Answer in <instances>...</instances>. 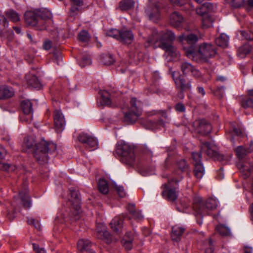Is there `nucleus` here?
<instances>
[{
	"label": "nucleus",
	"instance_id": "nucleus-1",
	"mask_svg": "<svg viewBox=\"0 0 253 253\" xmlns=\"http://www.w3.org/2000/svg\"><path fill=\"white\" fill-rule=\"evenodd\" d=\"M23 147L28 152H31L36 161L41 165L48 163V154L55 152L57 145L52 142L45 140L37 143L34 136H27L23 140Z\"/></svg>",
	"mask_w": 253,
	"mask_h": 253
},
{
	"label": "nucleus",
	"instance_id": "nucleus-2",
	"mask_svg": "<svg viewBox=\"0 0 253 253\" xmlns=\"http://www.w3.org/2000/svg\"><path fill=\"white\" fill-rule=\"evenodd\" d=\"M52 17L51 12L46 9L26 11L24 14L26 24L39 31L46 29V21Z\"/></svg>",
	"mask_w": 253,
	"mask_h": 253
},
{
	"label": "nucleus",
	"instance_id": "nucleus-3",
	"mask_svg": "<svg viewBox=\"0 0 253 253\" xmlns=\"http://www.w3.org/2000/svg\"><path fill=\"white\" fill-rule=\"evenodd\" d=\"M115 152L120 162L129 167L135 163L134 148L124 141H119L115 146Z\"/></svg>",
	"mask_w": 253,
	"mask_h": 253
},
{
	"label": "nucleus",
	"instance_id": "nucleus-4",
	"mask_svg": "<svg viewBox=\"0 0 253 253\" xmlns=\"http://www.w3.org/2000/svg\"><path fill=\"white\" fill-rule=\"evenodd\" d=\"M178 40L182 44L185 55L193 61H197L196 55L198 53V36L194 34H182L178 37Z\"/></svg>",
	"mask_w": 253,
	"mask_h": 253
},
{
	"label": "nucleus",
	"instance_id": "nucleus-5",
	"mask_svg": "<svg viewBox=\"0 0 253 253\" xmlns=\"http://www.w3.org/2000/svg\"><path fill=\"white\" fill-rule=\"evenodd\" d=\"M183 177L181 173H178L176 177H173L168 180L167 183L162 184L161 188L162 197L168 201L174 202L178 197V183Z\"/></svg>",
	"mask_w": 253,
	"mask_h": 253
},
{
	"label": "nucleus",
	"instance_id": "nucleus-6",
	"mask_svg": "<svg viewBox=\"0 0 253 253\" xmlns=\"http://www.w3.org/2000/svg\"><path fill=\"white\" fill-rule=\"evenodd\" d=\"M217 201L213 198H208L204 203L201 199H195L193 204V208L196 216L203 218L205 215H209L210 211L216 209Z\"/></svg>",
	"mask_w": 253,
	"mask_h": 253
},
{
	"label": "nucleus",
	"instance_id": "nucleus-7",
	"mask_svg": "<svg viewBox=\"0 0 253 253\" xmlns=\"http://www.w3.org/2000/svg\"><path fill=\"white\" fill-rule=\"evenodd\" d=\"M202 152L215 161L223 162L224 160V156L219 154L218 152L213 150L211 148V144L209 142H201V151L199 152H192V157L194 163H202Z\"/></svg>",
	"mask_w": 253,
	"mask_h": 253
},
{
	"label": "nucleus",
	"instance_id": "nucleus-8",
	"mask_svg": "<svg viewBox=\"0 0 253 253\" xmlns=\"http://www.w3.org/2000/svg\"><path fill=\"white\" fill-rule=\"evenodd\" d=\"M173 80L175 85V88L178 90L177 93V97L180 99H183L184 98V92L186 91H191L192 90L191 81L185 79L184 76L177 73L175 75L173 73L172 74Z\"/></svg>",
	"mask_w": 253,
	"mask_h": 253
},
{
	"label": "nucleus",
	"instance_id": "nucleus-9",
	"mask_svg": "<svg viewBox=\"0 0 253 253\" xmlns=\"http://www.w3.org/2000/svg\"><path fill=\"white\" fill-rule=\"evenodd\" d=\"M175 40V35L174 33L170 31L167 30L165 31H162L160 33L154 32L148 37L147 42L149 44L156 45L158 42H160V45L162 42L166 43H172Z\"/></svg>",
	"mask_w": 253,
	"mask_h": 253
},
{
	"label": "nucleus",
	"instance_id": "nucleus-10",
	"mask_svg": "<svg viewBox=\"0 0 253 253\" xmlns=\"http://www.w3.org/2000/svg\"><path fill=\"white\" fill-rule=\"evenodd\" d=\"M217 52V48L213 45L204 42L199 46L196 55L197 61H195L197 63L202 61L207 62L210 58L214 57Z\"/></svg>",
	"mask_w": 253,
	"mask_h": 253
},
{
	"label": "nucleus",
	"instance_id": "nucleus-11",
	"mask_svg": "<svg viewBox=\"0 0 253 253\" xmlns=\"http://www.w3.org/2000/svg\"><path fill=\"white\" fill-rule=\"evenodd\" d=\"M139 124L145 128L152 131L159 129L165 125V123L162 118L154 120L143 118L139 120Z\"/></svg>",
	"mask_w": 253,
	"mask_h": 253
},
{
	"label": "nucleus",
	"instance_id": "nucleus-12",
	"mask_svg": "<svg viewBox=\"0 0 253 253\" xmlns=\"http://www.w3.org/2000/svg\"><path fill=\"white\" fill-rule=\"evenodd\" d=\"M77 139L80 143L85 145L86 148L94 150L97 148L98 140L92 135L82 132L78 134Z\"/></svg>",
	"mask_w": 253,
	"mask_h": 253
},
{
	"label": "nucleus",
	"instance_id": "nucleus-13",
	"mask_svg": "<svg viewBox=\"0 0 253 253\" xmlns=\"http://www.w3.org/2000/svg\"><path fill=\"white\" fill-rule=\"evenodd\" d=\"M96 236L98 239L103 241L107 244L116 242V239L107 230L105 225L98 224L96 227Z\"/></svg>",
	"mask_w": 253,
	"mask_h": 253
},
{
	"label": "nucleus",
	"instance_id": "nucleus-14",
	"mask_svg": "<svg viewBox=\"0 0 253 253\" xmlns=\"http://www.w3.org/2000/svg\"><path fill=\"white\" fill-rule=\"evenodd\" d=\"M71 198L69 201L72 205L71 209L74 210V219H78L79 216V211L81 209V199L80 197V193L78 191L75 189H70Z\"/></svg>",
	"mask_w": 253,
	"mask_h": 253
},
{
	"label": "nucleus",
	"instance_id": "nucleus-15",
	"mask_svg": "<svg viewBox=\"0 0 253 253\" xmlns=\"http://www.w3.org/2000/svg\"><path fill=\"white\" fill-rule=\"evenodd\" d=\"M54 126L57 132L62 131L66 125V121L64 115L60 110L56 109L53 112Z\"/></svg>",
	"mask_w": 253,
	"mask_h": 253
},
{
	"label": "nucleus",
	"instance_id": "nucleus-16",
	"mask_svg": "<svg viewBox=\"0 0 253 253\" xmlns=\"http://www.w3.org/2000/svg\"><path fill=\"white\" fill-rule=\"evenodd\" d=\"M70 7L68 15L75 19L82 12V8L84 4L83 0H69Z\"/></svg>",
	"mask_w": 253,
	"mask_h": 253
},
{
	"label": "nucleus",
	"instance_id": "nucleus-17",
	"mask_svg": "<svg viewBox=\"0 0 253 253\" xmlns=\"http://www.w3.org/2000/svg\"><path fill=\"white\" fill-rule=\"evenodd\" d=\"M180 69L183 73L182 75L183 76L191 75L196 79H198L201 77V73L200 71L191 64L187 62L181 63Z\"/></svg>",
	"mask_w": 253,
	"mask_h": 253
},
{
	"label": "nucleus",
	"instance_id": "nucleus-18",
	"mask_svg": "<svg viewBox=\"0 0 253 253\" xmlns=\"http://www.w3.org/2000/svg\"><path fill=\"white\" fill-rule=\"evenodd\" d=\"M134 40V36L132 31L126 28L121 29L119 42L123 44L129 45L132 43Z\"/></svg>",
	"mask_w": 253,
	"mask_h": 253
},
{
	"label": "nucleus",
	"instance_id": "nucleus-19",
	"mask_svg": "<svg viewBox=\"0 0 253 253\" xmlns=\"http://www.w3.org/2000/svg\"><path fill=\"white\" fill-rule=\"evenodd\" d=\"M198 125L195 129L198 133L204 136L207 135L211 132L212 129L211 126V124L206 120H199L198 122Z\"/></svg>",
	"mask_w": 253,
	"mask_h": 253
},
{
	"label": "nucleus",
	"instance_id": "nucleus-20",
	"mask_svg": "<svg viewBox=\"0 0 253 253\" xmlns=\"http://www.w3.org/2000/svg\"><path fill=\"white\" fill-rule=\"evenodd\" d=\"M121 95L119 94L116 98L111 95L108 91L102 92L101 95L100 103L102 105L110 106L112 102L117 103L121 99Z\"/></svg>",
	"mask_w": 253,
	"mask_h": 253
},
{
	"label": "nucleus",
	"instance_id": "nucleus-21",
	"mask_svg": "<svg viewBox=\"0 0 253 253\" xmlns=\"http://www.w3.org/2000/svg\"><path fill=\"white\" fill-rule=\"evenodd\" d=\"M146 13L150 20H158L160 17V8L159 4L155 3L150 5L146 10Z\"/></svg>",
	"mask_w": 253,
	"mask_h": 253
},
{
	"label": "nucleus",
	"instance_id": "nucleus-22",
	"mask_svg": "<svg viewBox=\"0 0 253 253\" xmlns=\"http://www.w3.org/2000/svg\"><path fill=\"white\" fill-rule=\"evenodd\" d=\"M14 94V89L11 86L7 85H0V100L11 98Z\"/></svg>",
	"mask_w": 253,
	"mask_h": 253
},
{
	"label": "nucleus",
	"instance_id": "nucleus-23",
	"mask_svg": "<svg viewBox=\"0 0 253 253\" xmlns=\"http://www.w3.org/2000/svg\"><path fill=\"white\" fill-rule=\"evenodd\" d=\"M124 218L123 215H120L118 216H115L111 220L110 225L114 231L119 232L121 231L123 227Z\"/></svg>",
	"mask_w": 253,
	"mask_h": 253
},
{
	"label": "nucleus",
	"instance_id": "nucleus-24",
	"mask_svg": "<svg viewBox=\"0 0 253 253\" xmlns=\"http://www.w3.org/2000/svg\"><path fill=\"white\" fill-rule=\"evenodd\" d=\"M141 115L128 110L124 113L123 121L127 125H133Z\"/></svg>",
	"mask_w": 253,
	"mask_h": 253
},
{
	"label": "nucleus",
	"instance_id": "nucleus-25",
	"mask_svg": "<svg viewBox=\"0 0 253 253\" xmlns=\"http://www.w3.org/2000/svg\"><path fill=\"white\" fill-rule=\"evenodd\" d=\"M133 233L131 232H126L121 240V243L126 250L130 251L133 247Z\"/></svg>",
	"mask_w": 253,
	"mask_h": 253
},
{
	"label": "nucleus",
	"instance_id": "nucleus-26",
	"mask_svg": "<svg viewBox=\"0 0 253 253\" xmlns=\"http://www.w3.org/2000/svg\"><path fill=\"white\" fill-rule=\"evenodd\" d=\"M184 18L181 14L177 11L172 12L169 17V21L171 25L174 27L181 26Z\"/></svg>",
	"mask_w": 253,
	"mask_h": 253
},
{
	"label": "nucleus",
	"instance_id": "nucleus-27",
	"mask_svg": "<svg viewBox=\"0 0 253 253\" xmlns=\"http://www.w3.org/2000/svg\"><path fill=\"white\" fill-rule=\"evenodd\" d=\"M19 195L22 202L23 208L26 210L29 209L32 206V203L28 191L27 190H22L19 192Z\"/></svg>",
	"mask_w": 253,
	"mask_h": 253
},
{
	"label": "nucleus",
	"instance_id": "nucleus-28",
	"mask_svg": "<svg viewBox=\"0 0 253 253\" xmlns=\"http://www.w3.org/2000/svg\"><path fill=\"white\" fill-rule=\"evenodd\" d=\"M159 46L165 50L168 53L169 55L171 57H177L179 55L176 48L173 46L172 43L170 44L162 42L160 45H159Z\"/></svg>",
	"mask_w": 253,
	"mask_h": 253
},
{
	"label": "nucleus",
	"instance_id": "nucleus-29",
	"mask_svg": "<svg viewBox=\"0 0 253 253\" xmlns=\"http://www.w3.org/2000/svg\"><path fill=\"white\" fill-rule=\"evenodd\" d=\"M20 108L24 115H32L33 114V104L28 99L23 100L21 101Z\"/></svg>",
	"mask_w": 253,
	"mask_h": 253
},
{
	"label": "nucleus",
	"instance_id": "nucleus-30",
	"mask_svg": "<svg viewBox=\"0 0 253 253\" xmlns=\"http://www.w3.org/2000/svg\"><path fill=\"white\" fill-rule=\"evenodd\" d=\"M92 246V243L88 239H81L77 243V249L81 253L89 251Z\"/></svg>",
	"mask_w": 253,
	"mask_h": 253
},
{
	"label": "nucleus",
	"instance_id": "nucleus-31",
	"mask_svg": "<svg viewBox=\"0 0 253 253\" xmlns=\"http://www.w3.org/2000/svg\"><path fill=\"white\" fill-rule=\"evenodd\" d=\"M27 83L28 86L31 87L40 89L42 84L38 77L35 75H29L26 76Z\"/></svg>",
	"mask_w": 253,
	"mask_h": 253
},
{
	"label": "nucleus",
	"instance_id": "nucleus-32",
	"mask_svg": "<svg viewBox=\"0 0 253 253\" xmlns=\"http://www.w3.org/2000/svg\"><path fill=\"white\" fill-rule=\"evenodd\" d=\"M129 104L130 107L128 110L142 115V102L140 101L137 100L136 97H132L130 99Z\"/></svg>",
	"mask_w": 253,
	"mask_h": 253
},
{
	"label": "nucleus",
	"instance_id": "nucleus-33",
	"mask_svg": "<svg viewBox=\"0 0 253 253\" xmlns=\"http://www.w3.org/2000/svg\"><path fill=\"white\" fill-rule=\"evenodd\" d=\"M184 231L185 229L183 227L176 225L173 226L171 229V240L176 242H179Z\"/></svg>",
	"mask_w": 253,
	"mask_h": 253
},
{
	"label": "nucleus",
	"instance_id": "nucleus-34",
	"mask_svg": "<svg viewBox=\"0 0 253 253\" xmlns=\"http://www.w3.org/2000/svg\"><path fill=\"white\" fill-rule=\"evenodd\" d=\"M253 46L248 42H246L239 47L237 50V55L241 58H244L247 55L251 53Z\"/></svg>",
	"mask_w": 253,
	"mask_h": 253
},
{
	"label": "nucleus",
	"instance_id": "nucleus-35",
	"mask_svg": "<svg viewBox=\"0 0 253 253\" xmlns=\"http://www.w3.org/2000/svg\"><path fill=\"white\" fill-rule=\"evenodd\" d=\"M134 4L133 0H122L119 3V7L122 11H127L133 8Z\"/></svg>",
	"mask_w": 253,
	"mask_h": 253
},
{
	"label": "nucleus",
	"instance_id": "nucleus-36",
	"mask_svg": "<svg viewBox=\"0 0 253 253\" xmlns=\"http://www.w3.org/2000/svg\"><path fill=\"white\" fill-rule=\"evenodd\" d=\"M234 151L235 152L237 158L239 160H242L245 158L246 156L248 153H251V149L248 150L243 146H239L235 149Z\"/></svg>",
	"mask_w": 253,
	"mask_h": 253
},
{
	"label": "nucleus",
	"instance_id": "nucleus-37",
	"mask_svg": "<svg viewBox=\"0 0 253 253\" xmlns=\"http://www.w3.org/2000/svg\"><path fill=\"white\" fill-rule=\"evenodd\" d=\"M97 187L99 191L103 194H106L109 192L108 183L104 178H101L99 179Z\"/></svg>",
	"mask_w": 253,
	"mask_h": 253
},
{
	"label": "nucleus",
	"instance_id": "nucleus-38",
	"mask_svg": "<svg viewBox=\"0 0 253 253\" xmlns=\"http://www.w3.org/2000/svg\"><path fill=\"white\" fill-rule=\"evenodd\" d=\"M194 169L193 170L194 176L198 179H201L204 173L205 169L202 163H194Z\"/></svg>",
	"mask_w": 253,
	"mask_h": 253
},
{
	"label": "nucleus",
	"instance_id": "nucleus-39",
	"mask_svg": "<svg viewBox=\"0 0 253 253\" xmlns=\"http://www.w3.org/2000/svg\"><path fill=\"white\" fill-rule=\"evenodd\" d=\"M216 44L220 47H225L228 45V37L225 34H221L215 40Z\"/></svg>",
	"mask_w": 253,
	"mask_h": 253
},
{
	"label": "nucleus",
	"instance_id": "nucleus-40",
	"mask_svg": "<svg viewBox=\"0 0 253 253\" xmlns=\"http://www.w3.org/2000/svg\"><path fill=\"white\" fill-rule=\"evenodd\" d=\"M216 231L222 236H230L231 233L230 229L223 224H220L216 227Z\"/></svg>",
	"mask_w": 253,
	"mask_h": 253
},
{
	"label": "nucleus",
	"instance_id": "nucleus-41",
	"mask_svg": "<svg viewBox=\"0 0 253 253\" xmlns=\"http://www.w3.org/2000/svg\"><path fill=\"white\" fill-rule=\"evenodd\" d=\"M102 63L106 65H111L115 62L113 55L110 54H103L101 56Z\"/></svg>",
	"mask_w": 253,
	"mask_h": 253
},
{
	"label": "nucleus",
	"instance_id": "nucleus-42",
	"mask_svg": "<svg viewBox=\"0 0 253 253\" xmlns=\"http://www.w3.org/2000/svg\"><path fill=\"white\" fill-rule=\"evenodd\" d=\"M202 20L203 28H208L210 27L213 22L211 17L209 14L204 15V17H202Z\"/></svg>",
	"mask_w": 253,
	"mask_h": 253
},
{
	"label": "nucleus",
	"instance_id": "nucleus-43",
	"mask_svg": "<svg viewBox=\"0 0 253 253\" xmlns=\"http://www.w3.org/2000/svg\"><path fill=\"white\" fill-rule=\"evenodd\" d=\"M176 166L180 170L181 173L187 171L189 169V165L187 161L184 159L177 161Z\"/></svg>",
	"mask_w": 253,
	"mask_h": 253
},
{
	"label": "nucleus",
	"instance_id": "nucleus-44",
	"mask_svg": "<svg viewBox=\"0 0 253 253\" xmlns=\"http://www.w3.org/2000/svg\"><path fill=\"white\" fill-rule=\"evenodd\" d=\"M79 40L83 42H87L90 39V36L85 30H82L78 35Z\"/></svg>",
	"mask_w": 253,
	"mask_h": 253
},
{
	"label": "nucleus",
	"instance_id": "nucleus-45",
	"mask_svg": "<svg viewBox=\"0 0 253 253\" xmlns=\"http://www.w3.org/2000/svg\"><path fill=\"white\" fill-rule=\"evenodd\" d=\"M242 40L248 41H253V32L251 31L241 30L240 31Z\"/></svg>",
	"mask_w": 253,
	"mask_h": 253
},
{
	"label": "nucleus",
	"instance_id": "nucleus-46",
	"mask_svg": "<svg viewBox=\"0 0 253 253\" xmlns=\"http://www.w3.org/2000/svg\"><path fill=\"white\" fill-rule=\"evenodd\" d=\"M5 14L7 17L12 22H16L19 21L20 20L19 15L14 10H10L6 12Z\"/></svg>",
	"mask_w": 253,
	"mask_h": 253
},
{
	"label": "nucleus",
	"instance_id": "nucleus-47",
	"mask_svg": "<svg viewBox=\"0 0 253 253\" xmlns=\"http://www.w3.org/2000/svg\"><path fill=\"white\" fill-rule=\"evenodd\" d=\"M120 33H121V30H117L116 29H112L109 30L107 32V34L109 37H112L119 41Z\"/></svg>",
	"mask_w": 253,
	"mask_h": 253
},
{
	"label": "nucleus",
	"instance_id": "nucleus-48",
	"mask_svg": "<svg viewBox=\"0 0 253 253\" xmlns=\"http://www.w3.org/2000/svg\"><path fill=\"white\" fill-rule=\"evenodd\" d=\"M212 92L217 97L222 98L224 93V87L223 86H218L215 89L212 90Z\"/></svg>",
	"mask_w": 253,
	"mask_h": 253
},
{
	"label": "nucleus",
	"instance_id": "nucleus-49",
	"mask_svg": "<svg viewBox=\"0 0 253 253\" xmlns=\"http://www.w3.org/2000/svg\"><path fill=\"white\" fill-rule=\"evenodd\" d=\"M91 60L89 57L87 56H84L82 57L81 60L79 61V65L82 67H84L87 65H90Z\"/></svg>",
	"mask_w": 253,
	"mask_h": 253
},
{
	"label": "nucleus",
	"instance_id": "nucleus-50",
	"mask_svg": "<svg viewBox=\"0 0 253 253\" xmlns=\"http://www.w3.org/2000/svg\"><path fill=\"white\" fill-rule=\"evenodd\" d=\"M115 189L120 198H124L126 197V193L123 186L115 185Z\"/></svg>",
	"mask_w": 253,
	"mask_h": 253
},
{
	"label": "nucleus",
	"instance_id": "nucleus-51",
	"mask_svg": "<svg viewBox=\"0 0 253 253\" xmlns=\"http://www.w3.org/2000/svg\"><path fill=\"white\" fill-rule=\"evenodd\" d=\"M247 96L243 97L241 100L240 104L242 107H243V103L245 100L248 99L253 100V88L251 89H248L247 91Z\"/></svg>",
	"mask_w": 253,
	"mask_h": 253
},
{
	"label": "nucleus",
	"instance_id": "nucleus-52",
	"mask_svg": "<svg viewBox=\"0 0 253 253\" xmlns=\"http://www.w3.org/2000/svg\"><path fill=\"white\" fill-rule=\"evenodd\" d=\"M175 110L178 113H184L185 112L186 108L183 103L178 102L174 106Z\"/></svg>",
	"mask_w": 253,
	"mask_h": 253
},
{
	"label": "nucleus",
	"instance_id": "nucleus-53",
	"mask_svg": "<svg viewBox=\"0 0 253 253\" xmlns=\"http://www.w3.org/2000/svg\"><path fill=\"white\" fill-rule=\"evenodd\" d=\"M27 223L29 225H33L38 230L40 229V223L38 220L32 218H28L27 220Z\"/></svg>",
	"mask_w": 253,
	"mask_h": 253
},
{
	"label": "nucleus",
	"instance_id": "nucleus-54",
	"mask_svg": "<svg viewBox=\"0 0 253 253\" xmlns=\"http://www.w3.org/2000/svg\"><path fill=\"white\" fill-rule=\"evenodd\" d=\"M240 171L243 173L245 176V178L249 177L251 173V169L250 168L246 169L243 165H241L239 168Z\"/></svg>",
	"mask_w": 253,
	"mask_h": 253
},
{
	"label": "nucleus",
	"instance_id": "nucleus-55",
	"mask_svg": "<svg viewBox=\"0 0 253 253\" xmlns=\"http://www.w3.org/2000/svg\"><path fill=\"white\" fill-rule=\"evenodd\" d=\"M244 2V0H231V4L234 8H239L243 5Z\"/></svg>",
	"mask_w": 253,
	"mask_h": 253
},
{
	"label": "nucleus",
	"instance_id": "nucleus-56",
	"mask_svg": "<svg viewBox=\"0 0 253 253\" xmlns=\"http://www.w3.org/2000/svg\"><path fill=\"white\" fill-rule=\"evenodd\" d=\"M131 215L135 220L137 221H141L143 219V216L140 211H135Z\"/></svg>",
	"mask_w": 253,
	"mask_h": 253
},
{
	"label": "nucleus",
	"instance_id": "nucleus-57",
	"mask_svg": "<svg viewBox=\"0 0 253 253\" xmlns=\"http://www.w3.org/2000/svg\"><path fill=\"white\" fill-rule=\"evenodd\" d=\"M242 107L244 109H253V100L250 99L245 100L243 103V107Z\"/></svg>",
	"mask_w": 253,
	"mask_h": 253
},
{
	"label": "nucleus",
	"instance_id": "nucleus-58",
	"mask_svg": "<svg viewBox=\"0 0 253 253\" xmlns=\"http://www.w3.org/2000/svg\"><path fill=\"white\" fill-rule=\"evenodd\" d=\"M196 12L198 14L202 16V17H204V15L209 14L205 9V6L203 5L200 7L196 9Z\"/></svg>",
	"mask_w": 253,
	"mask_h": 253
},
{
	"label": "nucleus",
	"instance_id": "nucleus-59",
	"mask_svg": "<svg viewBox=\"0 0 253 253\" xmlns=\"http://www.w3.org/2000/svg\"><path fill=\"white\" fill-rule=\"evenodd\" d=\"M33 250L37 253H46L45 251L43 248H40L38 244L36 243L32 244Z\"/></svg>",
	"mask_w": 253,
	"mask_h": 253
},
{
	"label": "nucleus",
	"instance_id": "nucleus-60",
	"mask_svg": "<svg viewBox=\"0 0 253 253\" xmlns=\"http://www.w3.org/2000/svg\"><path fill=\"white\" fill-rule=\"evenodd\" d=\"M13 166L7 163H0V169L2 170L8 171Z\"/></svg>",
	"mask_w": 253,
	"mask_h": 253
},
{
	"label": "nucleus",
	"instance_id": "nucleus-61",
	"mask_svg": "<svg viewBox=\"0 0 253 253\" xmlns=\"http://www.w3.org/2000/svg\"><path fill=\"white\" fill-rule=\"evenodd\" d=\"M209 244L210 247L206 249L205 253H213L214 251V249L211 239H209Z\"/></svg>",
	"mask_w": 253,
	"mask_h": 253
},
{
	"label": "nucleus",
	"instance_id": "nucleus-62",
	"mask_svg": "<svg viewBox=\"0 0 253 253\" xmlns=\"http://www.w3.org/2000/svg\"><path fill=\"white\" fill-rule=\"evenodd\" d=\"M170 2L175 5L182 6L186 3L187 0H169Z\"/></svg>",
	"mask_w": 253,
	"mask_h": 253
},
{
	"label": "nucleus",
	"instance_id": "nucleus-63",
	"mask_svg": "<svg viewBox=\"0 0 253 253\" xmlns=\"http://www.w3.org/2000/svg\"><path fill=\"white\" fill-rule=\"evenodd\" d=\"M52 42L50 40L45 41L43 44V48L45 50H48L52 47Z\"/></svg>",
	"mask_w": 253,
	"mask_h": 253
},
{
	"label": "nucleus",
	"instance_id": "nucleus-64",
	"mask_svg": "<svg viewBox=\"0 0 253 253\" xmlns=\"http://www.w3.org/2000/svg\"><path fill=\"white\" fill-rule=\"evenodd\" d=\"M7 154L5 148L0 144V160L3 159Z\"/></svg>",
	"mask_w": 253,
	"mask_h": 253
}]
</instances>
